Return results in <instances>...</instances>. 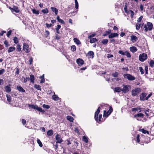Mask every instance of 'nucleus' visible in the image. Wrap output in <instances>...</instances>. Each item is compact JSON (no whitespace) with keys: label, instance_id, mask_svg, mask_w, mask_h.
Wrapping results in <instances>:
<instances>
[{"label":"nucleus","instance_id":"1","mask_svg":"<svg viewBox=\"0 0 154 154\" xmlns=\"http://www.w3.org/2000/svg\"><path fill=\"white\" fill-rule=\"evenodd\" d=\"M100 107H99L94 113V119L98 123H100V122H103V120H101L102 115L100 114L98 117V115L100 112Z\"/></svg>","mask_w":154,"mask_h":154},{"label":"nucleus","instance_id":"2","mask_svg":"<svg viewBox=\"0 0 154 154\" xmlns=\"http://www.w3.org/2000/svg\"><path fill=\"white\" fill-rule=\"evenodd\" d=\"M141 89L140 88H135L134 89L132 90L131 95L133 96H136L138 95V94L141 91Z\"/></svg>","mask_w":154,"mask_h":154},{"label":"nucleus","instance_id":"3","mask_svg":"<svg viewBox=\"0 0 154 154\" xmlns=\"http://www.w3.org/2000/svg\"><path fill=\"white\" fill-rule=\"evenodd\" d=\"M28 106L42 113L45 112V110H42L41 108L38 107L37 105H35L33 104H28Z\"/></svg>","mask_w":154,"mask_h":154},{"label":"nucleus","instance_id":"4","mask_svg":"<svg viewBox=\"0 0 154 154\" xmlns=\"http://www.w3.org/2000/svg\"><path fill=\"white\" fill-rule=\"evenodd\" d=\"M123 76L125 79H127L129 81H133L135 79L134 76H133L129 74H125L123 75Z\"/></svg>","mask_w":154,"mask_h":154},{"label":"nucleus","instance_id":"5","mask_svg":"<svg viewBox=\"0 0 154 154\" xmlns=\"http://www.w3.org/2000/svg\"><path fill=\"white\" fill-rule=\"evenodd\" d=\"M113 111V109L112 107L111 106H110L109 107V109L107 112L106 110L104 111L103 112V116L106 117H108L109 115H110L111 113Z\"/></svg>","mask_w":154,"mask_h":154},{"label":"nucleus","instance_id":"6","mask_svg":"<svg viewBox=\"0 0 154 154\" xmlns=\"http://www.w3.org/2000/svg\"><path fill=\"white\" fill-rule=\"evenodd\" d=\"M147 54L143 53L142 54H140L139 57V60L141 62H143L147 58Z\"/></svg>","mask_w":154,"mask_h":154},{"label":"nucleus","instance_id":"7","mask_svg":"<svg viewBox=\"0 0 154 154\" xmlns=\"http://www.w3.org/2000/svg\"><path fill=\"white\" fill-rule=\"evenodd\" d=\"M118 53L123 55H126L128 57L130 58L131 57V55L130 54L128 51H124L122 50H119Z\"/></svg>","mask_w":154,"mask_h":154},{"label":"nucleus","instance_id":"8","mask_svg":"<svg viewBox=\"0 0 154 154\" xmlns=\"http://www.w3.org/2000/svg\"><path fill=\"white\" fill-rule=\"evenodd\" d=\"M23 50L26 53H29L30 52L28 44L25 43L23 44Z\"/></svg>","mask_w":154,"mask_h":154},{"label":"nucleus","instance_id":"9","mask_svg":"<svg viewBox=\"0 0 154 154\" xmlns=\"http://www.w3.org/2000/svg\"><path fill=\"white\" fill-rule=\"evenodd\" d=\"M55 139L56 141V143H61L63 142V140L61 138L60 135L58 134L56 135L55 136Z\"/></svg>","mask_w":154,"mask_h":154},{"label":"nucleus","instance_id":"10","mask_svg":"<svg viewBox=\"0 0 154 154\" xmlns=\"http://www.w3.org/2000/svg\"><path fill=\"white\" fill-rule=\"evenodd\" d=\"M129 87H130V88H131V86L130 85H125L122 89V91L124 93H127L129 91V89L128 88Z\"/></svg>","mask_w":154,"mask_h":154},{"label":"nucleus","instance_id":"11","mask_svg":"<svg viewBox=\"0 0 154 154\" xmlns=\"http://www.w3.org/2000/svg\"><path fill=\"white\" fill-rule=\"evenodd\" d=\"M147 95V94L146 93L143 92L140 95V100L141 101H144L145 100L146 97Z\"/></svg>","mask_w":154,"mask_h":154},{"label":"nucleus","instance_id":"12","mask_svg":"<svg viewBox=\"0 0 154 154\" xmlns=\"http://www.w3.org/2000/svg\"><path fill=\"white\" fill-rule=\"evenodd\" d=\"M76 63L79 66H81L84 64V61L81 58H78L76 60Z\"/></svg>","mask_w":154,"mask_h":154},{"label":"nucleus","instance_id":"13","mask_svg":"<svg viewBox=\"0 0 154 154\" xmlns=\"http://www.w3.org/2000/svg\"><path fill=\"white\" fill-rule=\"evenodd\" d=\"M146 25L148 29V31H151L152 29L153 24L152 23L148 22L147 23Z\"/></svg>","mask_w":154,"mask_h":154},{"label":"nucleus","instance_id":"14","mask_svg":"<svg viewBox=\"0 0 154 154\" xmlns=\"http://www.w3.org/2000/svg\"><path fill=\"white\" fill-rule=\"evenodd\" d=\"M119 34L117 33H111L108 36L109 38H112L115 37H117Z\"/></svg>","mask_w":154,"mask_h":154},{"label":"nucleus","instance_id":"15","mask_svg":"<svg viewBox=\"0 0 154 154\" xmlns=\"http://www.w3.org/2000/svg\"><path fill=\"white\" fill-rule=\"evenodd\" d=\"M11 85L9 84V86H6L5 87V91L7 93L10 92L11 91Z\"/></svg>","mask_w":154,"mask_h":154},{"label":"nucleus","instance_id":"16","mask_svg":"<svg viewBox=\"0 0 154 154\" xmlns=\"http://www.w3.org/2000/svg\"><path fill=\"white\" fill-rule=\"evenodd\" d=\"M88 56L89 58H93L94 56V52L93 51H89L88 53Z\"/></svg>","mask_w":154,"mask_h":154},{"label":"nucleus","instance_id":"17","mask_svg":"<svg viewBox=\"0 0 154 154\" xmlns=\"http://www.w3.org/2000/svg\"><path fill=\"white\" fill-rule=\"evenodd\" d=\"M137 39V37L135 35H132L131 36V40L132 42H136Z\"/></svg>","mask_w":154,"mask_h":154},{"label":"nucleus","instance_id":"18","mask_svg":"<svg viewBox=\"0 0 154 154\" xmlns=\"http://www.w3.org/2000/svg\"><path fill=\"white\" fill-rule=\"evenodd\" d=\"M144 115L142 113H138L137 114L135 115L134 116V118H136L137 117L138 118H143L144 117Z\"/></svg>","mask_w":154,"mask_h":154},{"label":"nucleus","instance_id":"19","mask_svg":"<svg viewBox=\"0 0 154 154\" xmlns=\"http://www.w3.org/2000/svg\"><path fill=\"white\" fill-rule=\"evenodd\" d=\"M11 9L17 13H19L20 12V10L19 9L17 6H14L13 8H11Z\"/></svg>","mask_w":154,"mask_h":154},{"label":"nucleus","instance_id":"20","mask_svg":"<svg viewBox=\"0 0 154 154\" xmlns=\"http://www.w3.org/2000/svg\"><path fill=\"white\" fill-rule=\"evenodd\" d=\"M17 89L20 92H24L25 91V90L20 85H18L17 86Z\"/></svg>","mask_w":154,"mask_h":154},{"label":"nucleus","instance_id":"21","mask_svg":"<svg viewBox=\"0 0 154 154\" xmlns=\"http://www.w3.org/2000/svg\"><path fill=\"white\" fill-rule=\"evenodd\" d=\"M130 50L131 52L134 53L137 51V49L135 46H132L130 48Z\"/></svg>","mask_w":154,"mask_h":154},{"label":"nucleus","instance_id":"22","mask_svg":"<svg viewBox=\"0 0 154 154\" xmlns=\"http://www.w3.org/2000/svg\"><path fill=\"white\" fill-rule=\"evenodd\" d=\"M15 50V48L14 47L11 46L9 47L8 49V53L14 51Z\"/></svg>","mask_w":154,"mask_h":154},{"label":"nucleus","instance_id":"23","mask_svg":"<svg viewBox=\"0 0 154 154\" xmlns=\"http://www.w3.org/2000/svg\"><path fill=\"white\" fill-rule=\"evenodd\" d=\"M51 9L53 12L55 13V14L56 15H57V14L58 10L55 7H51Z\"/></svg>","mask_w":154,"mask_h":154},{"label":"nucleus","instance_id":"24","mask_svg":"<svg viewBox=\"0 0 154 154\" xmlns=\"http://www.w3.org/2000/svg\"><path fill=\"white\" fill-rule=\"evenodd\" d=\"M141 28L143 29H144V31L145 32H146L148 31V29L147 26V25L146 24H144L143 23L142 24Z\"/></svg>","mask_w":154,"mask_h":154},{"label":"nucleus","instance_id":"25","mask_svg":"<svg viewBox=\"0 0 154 154\" xmlns=\"http://www.w3.org/2000/svg\"><path fill=\"white\" fill-rule=\"evenodd\" d=\"M73 41L77 45H79L81 44V42L80 40L77 38H73Z\"/></svg>","mask_w":154,"mask_h":154},{"label":"nucleus","instance_id":"26","mask_svg":"<svg viewBox=\"0 0 154 154\" xmlns=\"http://www.w3.org/2000/svg\"><path fill=\"white\" fill-rule=\"evenodd\" d=\"M142 109L141 108H132L131 109V111L132 112H134L137 111L138 110H139V112H140L142 111V110L141 109Z\"/></svg>","mask_w":154,"mask_h":154},{"label":"nucleus","instance_id":"27","mask_svg":"<svg viewBox=\"0 0 154 154\" xmlns=\"http://www.w3.org/2000/svg\"><path fill=\"white\" fill-rule=\"evenodd\" d=\"M30 77L29 79L32 83H33L34 82L35 79L34 75H33L31 74L30 75Z\"/></svg>","mask_w":154,"mask_h":154},{"label":"nucleus","instance_id":"28","mask_svg":"<svg viewBox=\"0 0 154 154\" xmlns=\"http://www.w3.org/2000/svg\"><path fill=\"white\" fill-rule=\"evenodd\" d=\"M16 50L19 52H20L21 50V45L20 44H17L16 47Z\"/></svg>","mask_w":154,"mask_h":154},{"label":"nucleus","instance_id":"29","mask_svg":"<svg viewBox=\"0 0 154 154\" xmlns=\"http://www.w3.org/2000/svg\"><path fill=\"white\" fill-rule=\"evenodd\" d=\"M61 27V26L60 25H57V27L55 28V30L57 34H60V32L59 31V29Z\"/></svg>","mask_w":154,"mask_h":154},{"label":"nucleus","instance_id":"30","mask_svg":"<svg viewBox=\"0 0 154 154\" xmlns=\"http://www.w3.org/2000/svg\"><path fill=\"white\" fill-rule=\"evenodd\" d=\"M90 39L89 42L91 43H93L97 41V39L96 38H91Z\"/></svg>","mask_w":154,"mask_h":154},{"label":"nucleus","instance_id":"31","mask_svg":"<svg viewBox=\"0 0 154 154\" xmlns=\"http://www.w3.org/2000/svg\"><path fill=\"white\" fill-rule=\"evenodd\" d=\"M114 91L117 92H120L122 91V89L120 87H116L115 88Z\"/></svg>","mask_w":154,"mask_h":154},{"label":"nucleus","instance_id":"32","mask_svg":"<svg viewBox=\"0 0 154 154\" xmlns=\"http://www.w3.org/2000/svg\"><path fill=\"white\" fill-rule=\"evenodd\" d=\"M66 119L68 120H69V121L71 122H73V118L70 116H67L66 117Z\"/></svg>","mask_w":154,"mask_h":154},{"label":"nucleus","instance_id":"33","mask_svg":"<svg viewBox=\"0 0 154 154\" xmlns=\"http://www.w3.org/2000/svg\"><path fill=\"white\" fill-rule=\"evenodd\" d=\"M139 131H140L142 132L144 134H149V131H148L145 130L143 128L139 129Z\"/></svg>","mask_w":154,"mask_h":154},{"label":"nucleus","instance_id":"34","mask_svg":"<svg viewBox=\"0 0 154 154\" xmlns=\"http://www.w3.org/2000/svg\"><path fill=\"white\" fill-rule=\"evenodd\" d=\"M111 29H108L107 31H106L105 32L103 35V36H106L109 34H111Z\"/></svg>","mask_w":154,"mask_h":154},{"label":"nucleus","instance_id":"35","mask_svg":"<svg viewBox=\"0 0 154 154\" xmlns=\"http://www.w3.org/2000/svg\"><path fill=\"white\" fill-rule=\"evenodd\" d=\"M34 87L38 90L41 91L42 90L41 86L35 84L34 85Z\"/></svg>","mask_w":154,"mask_h":154},{"label":"nucleus","instance_id":"36","mask_svg":"<svg viewBox=\"0 0 154 154\" xmlns=\"http://www.w3.org/2000/svg\"><path fill=\"white\" fill-rule=\"evenodd\" d=\"M47 134L48 136H51L53 134V131L51 129L48 131L47 132Z\"/></svg>","mask_w":154,"mask_h":154},{"label":"nucleus","instance_id":"37","mask_svg":"<svg viewBox=\"0 0 154 154\" xmlns=\"http://www.w3.org/2000/svg\"><path fill=\"white\" fill-rule=\"evenodd\" d=\"M14 42L15 44H17L18 43V38L17 37L15 36L13 38Z\"/></svg>","mask_w":154,"mask_h":154},{"label":"nucleus","instance_id":"38","mask_svg":"<svg viewBox=\"0 0 154 154\" xmlns=\"http://www.w3.org/2000/svg\"><path fill=\"white\" fill-rule=\"evenodd\" d=\"M33 14H39V11L38 10H36L35 9H33L32 10Z\"/></svg>","mask_w":154,"mask_h":154},{"label":"nucleus","instance_id":"39","mask_svg":"<svg viewBox=\"0 0 154 154\" xmlns=\"http://www.w3.org/2000/svg\"><path fill=\"white\" fill-rule=\"evenodd\" d=\"M109 40L107 39H103L101 43L103 45H106L107 44Z\"/></svg>","mask_w":154,"mask_h":154},{"label":"nucleus","instance_id":"40","mask_svg":"<svg viewBox=\"0 0 154 154\" xmlns=\"http://www.w3.org/2000/svg\"><path fill=\"white\" fill-rule=\"evenodd\" d=\"M52 98L55 101H57L59 100V97L56 95H54L52 96Z\"/></svg>","mask_w":154,"mask_h":154},{"label":"nucleus","instance_id":"41","mask_svg":"<svg viewBox=\"0 0 154 154\" xmlns=\"http://www.w3.org/2000/svg\"><path fill=\"white\" fill-rule=\"evenodd\" d=\"M6 97L7 98V101L9 103H10L11 102V96L7 94Z\"/></svg>","mask_w":154,"mask_h":154},{"label":"nucleus","instance_id":"42","mask_svg":"<svg viewBox=\"0 0 154 154\" xmlns=\"http://www.w3.org/2000/svg\"><path fill=\"white\" fill-rule=\"evenodd\" d=\"M118 75H119V73L117 72H116L114 73H113L112 74V76H113L114 77H118Z\"/></svg>","mask_w":154,"mask_h":154},{"label":"nucleus","instance_id":"43","mask_svg":"<svg viewBox=\"0 0 154 154\" xmlns=\"http://www.w3.org/2000/svg\"><path fill=\"white\" fill-rule=\"evenodd\" d=\"M37 143H38V144L39 145V146L40 147H42L43 146V144H42V142L40 141V140L39 139H37Z\"/></svg>","mask_w":154,"mask_h":154},{"label":"nucleus","instance_id":"44","mask_svg":"<svg viewBox=\"0 0 154 154\" xmlns=\"http://www.w3.org/2000/svg\"><path fill=\"white\" fill-rule=\"evenodd\" d=\"M4 43L6 48L8 47L10 45L8 44V42L7 40H5Z\"/></svg>","mask_w":154,"mask_h":154},{"label":"nucleus","instance_id":"45","mask_svg":"<svg viewBox=\"0 0 154 154\" xmlns=\"http://www.w3.org/2000/svg\"><path fill=\"white\" fill-rule=\"evenodd\" d=\"M76 47L75 45H72L71 47V50L72 51H75L76 50Z\"/></svg>","mask_w":154,"mask_h":154},{"label":"nucleus","instance_id":"46","mask_svg":"<svg viewBox=\"0 0 154 154\" xmlns=\"http://www.w3.org/2000/svg\"><path fill=\"white\" fill-rule=\"evenodd\" d=\"M140 24L137 23L136 24V28L137 30H139L140 27Z\"/></svg>","mask_w":154,"mask_h":154},{"label":"nucleus","instance_id":"47","mask_svg":"<svg viewBox=\"0 0 154 154\" xmlns=\"http://www.w3.org/2000/svg\"><path fill=\"white\" fill-rule=\"evenodd\" d=\"M83 140V141L85 142L86 143H87L88 142V138L85 136H83L82 137Z\"/></svg>","mask_w":154,"mask_h":154},{"label":"nucleus","instance_id":"48","mask_svg":"<svg viewBox=\"0 0 154 154\" xmlns=\"http://www.w3.org/2000/svg\"><path fill=\"white\" fill-rule=\"evenodd\" d=\"M139 69L141 72V74H143L144 73V69H143L142 67H139Z\"/></svg>","mask_w":154,"mask_h":154},{"label":"nucleus","instance_id":"49","mask_svg":"<svg viewBox=\"0 0 154 154\" xmlns=\"http://www.w3.org/2000/svg\"><path fill=\"white\" fill-rule=\"evenodd\" d=\"M151 110L148 109H146L145 110V113L147 116H149L147 112H149Z\"/></svg>","mask_w":154,"mask_h":154},{"label":"nucleus","instance_id":"50","mask_svg":"<svg viewBox=\"0 0 154 154\" xmlns=\"http://www.w3.org/2000/svg\"><path fill=\"white\" fill-rule=\"evenodd\" d=\"M42 13L44 14H47L48 12V10L47 8L45 9H43L42 11Z\"/></svg>","mask_w":154,"mask_h":154},{"label":"nucleus","instance_id":"51","mask_svg":"<svg viewBox=\"0 0 154 154\" xmlns=\"http://www.w3.org/2000/svg\"><path fill=\"white\" fill-rule=\"evenodd\" d=\"M75 8L77 9L79 8V4L77 0H75Z\"/></svg>","mask_w":154,"mask_h":154},{"label":"nucleus","instance_id":"52","mask_svg":"<svg viewBox=\"0 0 154 154\" xmlns=\"http://www.w3.org/2000/svg\"><path fill=\"white\" fill-rule=\"evenodd\" d=\"M12 33V30H10L7 32V36L9 38L10 36L11 35Z\"/></svg>","mask_w":154,"mask_h":154},{"label":"nucleus","instance_id":"53","mask_svg":"<svg viewBox=\"0 0 154 154\" xmlns=\"http://www.w3.org/2000/svg\"><path fill=\"white\" fill-rule=\"evenodd\" d=\"M149 65L151 67H153L154 65V61L153 60H151L149 62Z\"/></svg>","mask_w":154,"mask_h":154},{"label":"nucleus","instance_id":"54","mask_svg":"<svg viewBox=\"0 0 154 154\" xmlns=\"http://www.w3.org/2000/svg\"><path fill=\"white\" fill-rule=\"evenodd\" d=\"M45 35L46 37H47L50 34V32L49 31L46 30L45 31Z\"/></svg>","mask_w":154,"mask_h":154},{"label":"nucleus","instance_id":"55","mask_svg":"<svg viewBox=\"0 0 154 154\" xmlns=\"http://www.w3.org/2000/svg\"><path fill=\"white\" fill-rule=\"evenodd\" d=\"M16 71L15 72V74L16 75H18L20 73L19 69L17 67H16Z\"/></svg>","mask_w":154,"mask_h":154},{"label":"nucleus","instance_id":"56","mask_svg":"<svg viewBox=\"0 0 154 154\" xmlns=\"http://www.w3.org/2000/svg\"><path fill=\"white\" fill-rule=\"evenodd\" d=\"M42 107L45 109H48L50 108V106L48 105H46L45 104H44L43 105Z\"/></svg>","mask_w":154,"mask_h":154},{"label":"nucleus","instance_id":"57","mask_svg":"<svg viewBox=\"0 0 154 154\" xmlns=\"http://www.w3.org/2000/svg\"><path fill=\"white\" fill-rule=\"evenodd\" d=\"M96 35V33H93L92 34L90 35H89L88 37V38H92L93 37H94Z\"/></svg>","mask_w":154,"mask_h":154},{"label":"nucleus","instance_id":"58","mask_svg":"<svg viewBox=\"0 0 154 154\" xmlns=\"http://www.w3.org/2000/svg\"><path fill=\"white\" fill-rule=\"evenodd\" d=\"M136 139H137V143H140V135L139 134H138L137 136L136 137Z\"/></svg>","mask_w":154,"mask_h":154},{"label":"nucleus","instance_id":"59","mask_svg":"<svg viewBox=\"0 0 154 154\" xmlns=\"http://www.w3.org/2000/svg\"><path fill=\"white\" fill-rule=\"evenodd\" d=\"M45 25L46 26V27L48 28H50L53 25L51 24V23H50V24H49L48 23H46L45 24Z\"/></svg>","mask_w":154,"mask_h":154},{"label":"nucleus","instance_id":"60","mask_svg":"<svg viewBox=\"0 0 154 154\" xmlns=\"http://www.w3.org/2000/svg\"><path fill=\"white\" fill-rule=\"evenodd\" d=\"M33 58L32 57H31L29 61V65H31L33 62Z\"/></svg>","mask_w":154,"mask_h":154},{"label":"nucleus","instance_id":"61","mask_svg":"<svg viewBox=\"0 0 154 154\" xmlns=\"http://www.w3.org/2000/svg\"><path fill=\"white\" fill-rule=\"evenodd\" d=\"M145 74H148V67L147 66H145Z\"/></svg>","mask_w":154,"mask_h":154},{"label":"nucleus","instance_id":"62","mask_svg":"<svg viewBox=\"0 0 154 154\" xmlns=\"http://www.w3.org/2000/svg\"><path fill=\"white\" fill-rule=\"evenodd\" d=\"M5 72V70L4 69H2L0 70V75L3 74Z\"/></svg>","mask_w":154,"mask_h":154},{"label":"nucleus","instance_id":"63","mask_svg":"<svg viewBox=\"0 0 154 154\" xmlns=\"http://www.w3.org/2000/svg\"><path fill=\"white\" fill-rule=\"evenodd\" d=\"M124 10L125 13H128V10L127 9V6L126 5H125V6L124 8Z\"/></svg>","mask_w":154,"mask_h":154},{"label":"nucleus","instance_id":"64","mask_svg":"<svg viewBox=\"0 0 154 154\" xmlns=\"http://www.w3.org/2000/svg\"><path fill=\"white\" fill-rule=\"evenodd\" d=\"M29 79V77H26V78H24V82L25 83L27 82V81Z\"/></svg>","mask_w":154,"mask_h":154}]
</instances>
